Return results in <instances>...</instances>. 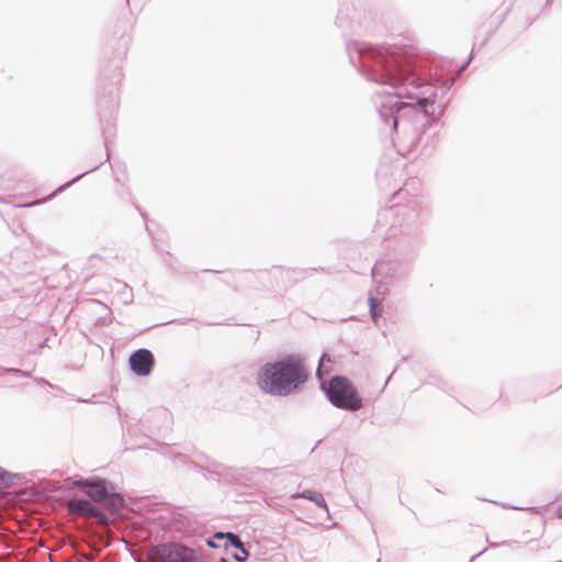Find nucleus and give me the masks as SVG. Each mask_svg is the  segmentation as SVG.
I'll return each instance as SVG.
<instances>
[{"label":"nucleus","instance_id":"f257e3e1","mask_svg":"<svg viewBox=\"0 0 562 562\" xmlns=\"http://www.w3.org/2000/svg\"><path fill=\"white\" fill-rule=\"evenodd\" d=\"M307 378L308 373L303 360L297 356H288L262 366L257 375V384L267 393L288 395Z\"/></svg>","mask_w":562,"mask_h":562},{"label":"nucleus","instance_id":"f03ea898","mask_svg":"<svg viewBox=\"0 0 562 562\" xmlns=\"http://www.w3.org/2000/svg\"><path fill=\"white\" fill-rule=\"evenodd\" d=\"M329 401L338 408L358 411L362 398L356 386L345 376H334L326 389Z\"/></svg>","mask_w":562,"mask_h":562},{"label":"nucleus","instance_id":"7ed1b4c3","mask_svg":"<svg viewBox=\"0 0 562 562\" xmlns=\"http://www.w3.org/2000/svg\"><path fill=\"white\" fill-rule=\"evenodd\" d=\"M147 558L150 562H201L198 553L178 542H167L151 548Z\"/></svg>","mask_w":562,"mask_h":562},{"label":"nucleus","instance_id":"20e7f679","mask_svg":"<svg viewBox=\"0 0 562 562\" xmlns=\"http://www.w3.org/2000/svg\"><path fill=\"white\" fill-rule=\"evenodd\" d=\"M130 367L137 375H148L154 366V356L147 349H139L131 355Z\"/></svg>","mask_w":562,"mask_h":562},{"label":"nucleus","instance_id":"39448f33","mask_svg":"<svg viewBox=\"0 0 562 562\" xmlns=\"http://www.w3.org/2000/svg\"><path fill=\"white\" fill-rule=\"evenodd\" d=\"M77 485L81 487L86 492V494L89 497H91L94 502H103L109 495L105 484L101 481H79L77 482Z\"/></svg>","mask_w":562,"mask_h":562},{"label":"nucleus","instance_id":"423d86ee","mask_svg":"<svg viewBox=\"0 0 562 562\" xmlns=\"http://www.w3.org/2000/svg\"><path fill=\"white\" fill-rule=\"evenodd\" d=\"M68 508L71 513L87 517H98L100 514L98 508L86 499H70L68 502Z\"/></svg>","mask_w":562,"mask_h":562},{"label":"nucleus","instance_id":"0eeeda50","mask_svg":"<svg viewBox=\"0 0 562 562\" xmlns=\"http://www.w3.org/2000/svg\"><path fill=\"white\" fill-rule=\"evenodd\" d=\"M215 537L220 538V539L226 538L227 541H226L225 546L229 544V546L240 550L243 555H238V554L235 555V558L238 561L243 562V561H245L247 559L248 552L245 550L244 544L240 541L238 536H236L234 533H231V532H228L226 535L218 532V533L215 535Z\"/></svg>","mask_w":562,"mask_h":562},{"label":"nucleus","instance_id":"6e6552de","mask_svg":"<svg viewBox=\"0 0 562 562\" xmlns=\"http://www.w3.org/2000/svg\"><path fill=\"white\" fill-rule=\"evenodd\" d=\"M395 112L396 116L394 117V128H396L398 121L402 119L404 114H417V110L415 105L404 103V102H396L392 106Z\"/></svg>","mask_w":562,"mask_h":562},{"label":"nucleus","instance_id":"1a4fd4ad","mask_svg":"<svg viewBox=\"0 0 562 562\" xmlns=\"http://www.w3.org/2000/svg\"><path fill=\"white\" fill-rule=\"evenodd\" d=\"M370 307H371V315L373 321L376 323L378 317L380 316V313L376 311L378 308V302L374 297L369 299Z\"/></svg>","mask_w":562,"mask_h":562},{"label":"nucleus","instance_id":"9d476101","mask_svg":"<svg viewBox=\"0 0 562 562\" xmlns=\"http://www.w3.org/2000/svg\"><path fill=\"white\" fill-rule=\"evenodd\" d=\"M555 515L559 519H562V505H559L555 509Z\"/></svg>","mask_w":562,"mask_h":562},{"label":"nucleus","instance_id":"9b49d317","mask_svg":"<svg viewBox=\"0 0 562 562\" xmlns=\"http://www.w3.org/2000/svg\"><path fill=\"white\" fill-rule=\"evenodd\" d=\"M422 106H424L426 103H427V100L426 99H422L419 100L418 102Z\"/></svg>","mask_w":562,"mask_h":562},{"label":"nucleus","instance_id":"f8f14e48","mask_svg":"<svg viewBox=\"0 0 562 562\" xmlns=\"http://www.w3.org/2000/svg\"><path fill=\"white\" fill-rule=\"evenodd\" d=\"M207 544H209L210 547H216V544H215V543H213L211 540H209V541H207Z\"/></svg>","mask_w":562,"mask_h":562},{"label":"nucleus","instance_id":"ddd939ff","mask_svg":"<svg viewBox=\"0 0 562 562\" xmlns=\"http://www.w3.org/2000/svg\"><path fill=\"white\" fill-rule=\"evenodd\" d=\"M325 360V356L322 357L321 366L323 364V361Z\"/></svg>","mask_w":562,"mask_h":562}]
</instances>
